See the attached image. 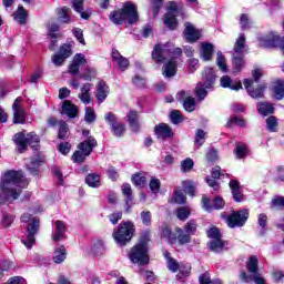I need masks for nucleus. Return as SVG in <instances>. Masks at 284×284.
<instances>
[{"mask_svg":"<svg viewBox=\"0 0 284 284\" xmlns=\"http://www.w3.org/2000/svg\"><path fill=\"white\" fill-rule=\"evenodd\" d=\"M199 227V224H196L195 220H190L185 225L184 230L186 234L194 235L196 233V229Z\"/></svg>","mask_w":284,"mask_h":284,"instance_id":"obj_60","label":"nucleus"},{"mask_svg":"<svg viewBox=\"0 0 284 284\" xmlns=\"http://www.w3.org/2000/svg\"><path fill=\"white\" fill-rule=\"evenodd\" d=\"M266 90H267V82L263 81L261 83H257L255 88L254 87L251 88L250 97L251 99H265Z\"/></svg>","mask_w":284,"mask_h":284,"instance_id":"obj_21","label":"nucleus"},{"mask_svg":"<svg viewBox=\"0 0 284 284\" xmlns=\"http://www.w3.org/2000/svg\"><path fill=\"white\" fill-rule=\"evenodd\" d=\"M13 108V123H26V111L19 105V99H17L12 105Z\"/></svg>","mask_w":284,"mask_h":284,"instance_id":"obj_23","label":"nucleus"},{"mask_svg":"<svg viewBox=\"0 0 284 284\" xmlns=\"http://www.w3.org/2000/svg\"><path fill=\"white\" fill-rule=\"evenodd\" d=\"M200 54L203 61H212V55L214 54V44L210 42L202 43Z\"/></svg>","mask_w":284,"mask_h":284,"instance_id":"obj_27","label":"nucleus"},{"mask_svg":"<svg viewBox=\"0 0 284 284\" xmlns=\"http://www.w3.org/2000/svg\"><path fill=\"white\" fill-rule=\"evenodd\" d=\"M192 168H194V160L186 158L181 162V166H180L181 172L183 173L191 172Z\"/></svg>","mask_w":284,"mask_h":284,"instance_id":"obj_54","label":"nucleus"},{"mask_svg":"<svg viewBox=\"0 0 284 284\" xmlns=\"http://www.w3.org/2000/svg\"><path fill=\"white\" fill-rule=\"evenodd\" d=\"M170 120L174 125H179V123H182L183 121V115L181 114V111L179 110H173L170 113Z\"/></svg>","mask_w":284,"mask_h":284,"instance_id":"obj_63","label":"nucleus"},{"mask_svg":"<svg viewBox=\"0 0 284 284\" xmlns=\"http://www.w3.org/2000/svg\"><path fill=\"white\" fill-rule=\"evenodd\" d=\"M168 10L169 12L164 17V26L169 30H176V26H179L176 21V2H169Z\"/></svg>","mask_w":284,"mask_h":284,"instance_id":"obj_11","label":"nucleus"},{"mask_svg":"<svg viewBox=\"0 0 284 284\" xmlns=\"http://www.w3.org/2000/svg\"><path fill=\"white\" fill-rule=\"evenodd\" d=\"M97 77V70L92 68H87V70L80 74V79H83V81H92Z\"/></svg>","mask_w":284,"mask_h":284,"instance_id":"obj_58","label":"nucleus"},{"mask_svg":"<svg viewBox=\"0 0 284 284\" xmlns=\"http://www.w3.org/2000/svg\"><path fill=\"white\" fill-rule=\"evenodd\" d=\"M230 187H231L234 201H236V203H243V201H245V195L241 193V184H239V181L231 180Z\"/></svg>","mask_w":284,"mask_h":284,"instance_id":"obj_25","label":"nucleus"},{"mask_svg":"<svg viewBox=\"0 0 284 284\" xmlns=\"http://www.w3.org/2000/svg\"><path fill=\"white\" fill-rule=\"evenodd\" d=\"M84 121L87 123H94L97 121V113L93 108H85Z\"/></svg>","mask_w":284,"mask_h":284,"instance_id":"obj_61","label":"nucleus"},{"mask_svg":"<svg viewBox=\"0 0 284 284\" xmlns=\"http://www.w3.org/2000/svg\"><path fill=\"white\" fill-rule=\"evenodd\" d=\"M223 247H225V243H223V240H212L209 243V248L211 252H215V254H219V252H223Z\"/></svg>","mask_w":284,"mask_h":284,"instance_id":"obj_46","label":"nucleus"},{"mask_svg":"<svg viewBox=\"0 0 284 284\" xmlns=\"http://www.w3.org/2000/svg\"><path fill=\"white\" fill-rule=\"evenodd\" d=\"M43 163L42 159L34 158L31 160V164L27 165L29 172L33 175H37L39 173V166Z\"/></svg>","mask_w":284,"mask_h":284,"instance_id":"obj_47","label":"nucleus"},{"mask_svg":"<svg viewBox=\"0 0 284 284\" xmlns=\"http://www.w3.org/2000/svg\"><path fill=\"white\" fill-rule=\"evenodd\" d=\"M202 207L205 212H212V210H223L225 207V201L221 196L213 199V204L207 196L202 197Z\"/></svg>","mask_w":284,"mask_h":284,"instance_id":"obj_12","label":"nucleus"},{"mask_svg":"<svg viewBox=\"0 0 284 284\" xmlns=\"http://www.w3.org/2000/svg\"><path fill=\"white\" fill-rule=\"evenodd\" d=\"M70 132L68 130V123L65 121L59 122L58 139H68Z\"/></svg>","mask_w":284,"mask_h":284,"instance_id":"obj_52","label":"nucleus"},{"mask_svg":"<svg viewBox=\"0 0 284 284\" xmlns=\"http://www.w3.org/2000/svg\"><path fill=\"white\" fill-rule=\"evenodd\" d=\"M85 183L89 187H100L101 186V175L97 173H91L87 175Z\"/></svg>","mask_w":284,"mask_h":284,"instance_id":"obj_37","label":"nucleus"},{"mask_svg":"<svg viewBox=\"0 0 284 284\" xmlns=\"http://www.w3.org/2000/svg\"><path fill=\"white\" fill-rule=\"evenodd\" d=\"M162 74L165 77V79H172V77L176 74V61L170 60L168 63H165Z\"/></svg>","mask_w":284,"mask_h":284,"instance_id":"obj_31","label":"nucleus"},{"mask_svg":"<svg viewBox=\"0 0 284 284\" xmlns=\"http://www.w3.org/2000/svg\"><path fill=\"white\" fill-rule=\"evenodd\" d=\"M92 90V83H84L81 87V92L78 95L80 101L84 103V105H90L92 102V95L90 94V91Z\"/></svg>","mask_w":284,"mask_h":284,"instance_id":"obj_24","label":"nucleus"},{"mask_svg":"<svg viewBox=\"0 0 284 284\" xmlns=\"http://www.w3.org/2000/svg\"><path fill=\"white\" fill-rule=\"evenodd\" d=\"M257 111L261 116H270V114H274V104L270 102H258Z\"/></svg>","mask_w":284,"mask_h":284,"instance_id":"obj_32","label":"nucleus"},{"mask_svg":"<svg viewBox=\"0 0 284 284\" xmlns=\"http://www.w3.org/2000/svg\"><path fill=\"white\" fill-rule=\"evenodd\" d=\"M110 94V87H108V83L105 81L101 80L97 85V92L95 98L99 103H103L105 99H108V95Z\"/></svg>","mask_w":284,"mask_h":284,"instance_id":"obj_19","label":"nucleus"},{"mask_svg":"<svg viewBox=\"0 0 284 284\" xmlns=\"http://www.w3.org/2000/svg\"><path fill=\"white\" fill-rule=\"evenodd\" d=\"M205 143V131L203 129H199L196 134H195V142L194 145L195 148H201Z\"/></svg>","mask_w":284,"mask_h":284,"instance_id":"obj_59","label":"nucleus"},{"mask_svg":"<svg viewBox=\"0 0 284 284\" xmlns=\"http://www.w3.org/2000/svg\"><path fill=\"white\" fill-rule=\"evenodd\" d=\"M97 145H98L97 139H94V136H89L88 140H84L78 145V149L84 154H87L88 156H90V154H92V150H94Z\"/></svg>","mask_w":284,"mask_h":284,"instance_id":"obj_20","label":"nucleus"},{"mask_svg":"<svg viewBox=\"0 0 284 284\" xmlns=\"http://www.w3.org/2000/svg\"><path fill=\"white\" fill-rule=\"evenodd\" d=\"M88 60H85V55L82 53H78L74 55L72 63L69 65V74L77 77L79 74V68L81 65H85Z\"/></svg>","mask_w":284,"mask_h":284,"instance_id":"obj_16","label":"nucleus"},{"mask_svg":"<svg viewBox=\"0 0 284 284\" xmlns=\"http://www.w3.org/2000/svg\"><path fill=\"white\" fill-rule=\"evenodd\" d=\"M245 52V33H241L235 41L233 54L241 55Z\"/></svg>","mask_w":284,"mask_h":284,"instance_id":"obj_35","label":"nucleus"},{"mask_svg":"<svg viewBox=\"0 0 284 284\" xmlns=\"http://www.w3.org/2000/svg\"><path fill=\"white\" fill-rule=\"evenodd\" d=\"M28 19V11L23 8V6H19L17 12L14 13V21L20 23L21 26H24L26 21Z\"/></svg>","mask_w":284,"mask_h":284,"instance_id":"obj_39","label":"nucleus"},{"mask_svg":"<svg viewBox=\"0 0 284 284\" xmlns=\"http://www.w3.org/2000/svg\"><path fill=\"white\" fill-rule=\"evenodd\" d=\"M91 252L93 256H103V254H105V245L103 244V241H95V243L91 247Z\"/></svg>","mask_w":284,"mask_h":284,"instance_id":"obj_41","label":"nucleus"},{"mask_svg":"<svg viewBox=\"0 0 284 284\" xmlns=\"http://www.w3.org/2000/svg\"><path fill=\"white\" fill-rule=\"evenodd\" d=\"M131 263L138 265H148L150 263V256H148V240L140 241L139 244L134 245L129 254Z\"/></svg>","mask_w":284,"mask_h":284,"instance_id":"obj_7","label":"nucleus"},{"mask_svg":"<svg viewBox=\"0 0 284 284\" xmlns=\"http://www.w3.org/2000/svg\"><path fill=\"white\" fill-rule=\"evenodd\" d=\"M106 123L111 126V132L114 136H123L125 134V124L116 121V115L112 112H108L104 116Z\"/></svg>","mask_w":284,"mask_h":284,"instance_id":"obj_10","label":"nucleus"},{"mask_svg":"<svg viewBox=\"0 0 284 284\" xmlns=\"http://www.w3.org/2000/svg\"><path fill=\"white\" fill-rule=\"evenodd\" d=\"M223 219L226 221V225L231 229L243 227L247 223L250 217V212L247 210L233 211L231 214H222Z\"/></svg>","mask_w":284,"mask_h":284,"instance_id":"obj_8","label":"nucleus"},{"mask_svg":"<svg viewBox=\"0 0 284 284\" xmlns=\"http://www.w3.org/2000/svg\"><path fill=\"white\" fill-rule=\"evenodd\" d=\"M186 201L185 194L183 191H175L171 199V203H178V205H183Z\"/></svg>","mask_w":284,"mask_h":284,"instance_id":"obj_53","label":"nucleus"},{"mask_svg":"<svg viewBox=\"0 0 284 284\" xmlns=\"http://www.w3.org/2000/svg\"><path fill=\"white\" fill-rule=\"evenodd\" d=\"M109 19L114 23V26H123V23H136V21H139L136 4L132 2H125L122 9L112 11L109 16Z\"/></svg>","mask_w":284,"mask_h":284,"instance_id":"obj_2","label":"nucleus"},{"mask_svg":"<svg viewBox=\"0 0 284 284\" xmlns=\"http://www.w3.org/2000/svg\"><path fill=\"white\" fill-rule=\"evenodd\" d=\"M13 141L18 148L20 153L26 152L28 150V145H30L33 150H39L40 139L39 135L34 133L23 134V133H16L13 136Z\"/></svg>","mask_w":284,"mask_h":284,"instance_id":"obj_6","label":"nucleus"},{"mask_svg":"<svg viewBox=\"0 0 284 284\" xmlns=\"http://www.w3.org/2000/svg\"><path fill=\"white\" fill-rule=\"evenodd\" d=\"M216 65L222 72H227V64L225 63V55H223V52L219 51L217 52V58H216Z\"/></svg>","mask_w":284,"mask_h":284,"instance_id":"obj_56","label":"nucleus"},{"mask_svg":"<svg viewBox=\"0 0 284 284\" xmlns=\"http://www.w3.org/2000/svg\"><path fill=\"white\" fill-rule=\"evenodd\" d=\"M263 77H265L263 69L254 67V69L251 71L250 88H253L254 83H261V79Z\"/></svg>","mask_w":284,"mask_h":284,"instance_id":"obj_33","label":"nucleus"},{"mask_svg":"<svg viewBox=\"0 0 284 284\" xmlns=\"http://www.w3.org/2000/svg\"><path fill=\"white\" fill-rule=\"evenodd\" d=\"M183 54L181 48H174L172 43H158L152 51V59L155 63H163L165 59H179Z\"/></svg>","mask_w":284,"mask_h":284,"instance_id":"obj_3","label":"nucleus"},{"mask_svg":"<svg viewBox=\"0 0 284 284\" xmlns=\"http://www.w3.org/2000/svg\"><path fill=\"white\" fill-rule=\"evenodd\" d=\"M205 89H207V88L205 87L204 82H199L195 88V94L201 100H203V99H205V97H207V90H205Z\"/></svg>","mask_w":284,"mask_h":284,"instance_id":"obj_55","label":"nucleus"},{"mask_svg":"<svg viewBox=\"0 0 284 284\" xmlns=\"http://www.w3.org/2000/svg\"><path fill=\"white\" fill-rule=\"evenodd\" d=\"M175 232L179 234L176 239L180 245H186V243H190L191 241L190 233L187 234L183 233V229L181 227L175 229Z\"/></svg>","mask_w":284,"mask_h":284,"instance_id":"obj_49","label":"nucleus"},{"mask_svg":"<svg viewBox=\"0 0 284 284\" xmlns=\"http://www.w3.org/2000/svg\"><path fill=\"white\" fill-rule=\"evenodd\" d=\"M250 281L255 284H267L265 277L258 272V257L256 255L250 256Z\"/></svg>","mask_w":284,"mask_h":284,"instance_id":"obj_9","label":"nucleus"},{"mask_svg":"<svg viewBox=\"0 0 284 284\" xmlns=\"http://www.w3.org/2000/svg\"><path fill=\"white\" fill-rule=\"evenodd\" d=\"M183 108L186 112H194V110H196V100L192 97H187L183 101Z\"/></svg>","mask_w":284,"mask_h":284,"instance_id":"obj_50","label":"nucleus"},{"mask_svg":"<svg viewBox=\"0 0 284 284\" xmlns=\"http://www.w3.org/2000/svg\"><path fill=\"white\" fill-rule=\"evenodd\" d=\"M122 194L123 196H125V212H130V210H132V205L134 204H130L132 203L133 199H132V186L128 183L122 185Z\"/></svg>","mask_w":284,"mask_h":284,"instance_id":"obj_29","label":"nucleus"},{"mask_svg":"<svg viewBox=\"0 0 284 284\" xmlns=\"http://www.w3.org/2000/svg\"><path fill=\"white\" fill-rule=\"evenodd\" d=\"M202 83L205 88H212L213 83H216V72L212 68H205L202 74Z\"/></svg>","mask_w":284,"mask_h":284,"instance_id":"obj_22","label":"nucleus"},{"mask_svg":"<svg viewBox=\"0 0 284 284\" xmlns=\"http://www.w3.org/2000/svg\"><path fill=\"white\" fill-rule=\"evenodd\" d=\"M184 26V37L187 43H196V41L201 39V31L194 28L190 22H186Z\"/></svg>","mask_w":284,"mask_h":284,"instance_id":"obj_15","label":"nucleus"},{"mask_svg":"<svg viewBox=\"0 0 284 284\" xmlns=\"http://www.w3.org/2000/svg\"><path fill=\"white\" fill-rule=\"evenodd\" d=\"M21 221L22 223H29L27 227V239L21 240V243H23L28 250H32V245L36 243L34 236L39 232V220L26 213L21 216Z\"/></svg>","mask_w":284,"mask_h":284,"instance_id":"obj_5","label":"nucleus"},{"mask_svg":"<svg viewBox=\"0 0 284 284\" xmlns=\"http://www.w3.org/2000/svg\"><path fill=\"white\" fill-rule=\"evenodd\" d=\"M266 130L267 132H278V119L274 115H270L266 119Z\"/></svg>","mask_w":284,"mask_h":284,"instance_id":"obj_44","label":"nucleus"},{"mask_svg":"<svg viewBox=\"0 0 284 284\" xmlns=\"http://www.w3.org/2000/svg\"><path fill=\"white\" fill-rule=\"evenodd\" d=\"M65 232H68V226L65 222L58 220L55 221V227L53 230L52 240L59 242L65 239Z\"/></svg>","mask_w":284,"mask_h":284,"instance_id":"obj_18","label":"nucleus"},{"mask_svg":"<svg viewBox=\"0 0 284 284\" xmlns=\"http://www.w3.org/2000/svg\"><path fill=\"white\" fill-rule=\"evenodd\" d=\"M220 83L222 88H229L230 90H241L243 88V84L241 82H234L230 75H223L220 79Z\"/></svg>","mask_w":284,"mask_h":284,"instance_id":"obj_26","label":"nucleus"},{"mask_svg":"<svg viewBox=\"0 0 284 284\" xmlns=\"http://www.w3.org/2000/svg\"><path fill=\"white\" fill-rule=\"evenodd\" d=\"M234 154L236 159H245V156H247V146L244 144H237L234 150Z\"/></svg>","mask_w":284,"mask_h":284,"instance_id":"obj_57","label":"nucleus"},{"mask_svg":"<svg viewBox=\"0 0 284 284\" xmlns=\"http://www.w3.org/2000/svg\"><path fill=\"white\" fill-rule=\"evenodd\" d=\"M273 97L275 101H283L284 99V81L276 80L273 87Z\"/></svg>","mask_w":284,"mask_h":284,"instance_id":"obj_30","label":"nucleus"},{"mask_svg":"<svg viewBox=\"0 0 284 284\" xmlns=\"http://www.w3.org/2000/svg\"><path fill=\"white\" fill-rule=\"evenodd\" d=\"M227 128H232L233 125H239V128H243L245 125V120L239 115H231L226 123Z\"/></svg>","mask_w":284,"mask_h":284,"instance_id":"obj_51","label":"nucleus"},{"mask_svg":"<svg viewBox=\"0 0 284 284\" xmlns=\"http://www.w3.org/2000/svg\"><path fill=\"white\" fill-rule=\"evenodd\" d=\"M68 255V253L65 252V246H60L58 248H55L54 253H53V261L54 263H63L65 261V256Z\"/></svg>","mask_w":284,"mask_h":284,"instance_id":"obj_43","label":"nucleus"},{"mask_svg":"<svg viewBox=\"0 0 284 284\" xmlns=\"http://www.w3.org/2000/svg\"><path fill=\"white\" fill-rule=\"evenodd\" d=\"M58 12V19L61 23H70L71 18H70V8L68 7H62L57 10Z\"/></svg>","mask_w":284,"mask_h":284,"instance_id":"obj_40","label":"nucleus"},{"mask_svg":"<svg viewBox=\"0 0 284 284\" xmlns=\"http://www.w3.org/2000/svg\"><path fill=\"white\" fill-rule=\"evenodd\" d=\"M199 281H200V284H223V282H221V280H219V278L211 280L210 275H207V273L200 275Z\"/></svg>","mask_w":284,"mask_h":284,"instance_id":"obj_64","label":"nucleus"},{"mask_svg":"<svg viewBox=\"0 0 284 284\" xmlns=\"http://www.w3.org/2000/svg\"><path fill=\"white\" fill-rule=\"evenodd\" d=\"M134 224L132 222H122L119 224L118 229L113 232V239L119 245V247H124L128 245L130 241H132V236H134Z\"/></svg>","mask_w":284,"mask_h":284,"instance_id":"obj_4","label":"nucleus"},{"mask_svg":"<svg viewBox=\"0 0 284 284\" xmlns=\"http://www.w3.org/2000/svg\"><path fill=\"white\" fill-rule=\"evenodd\" d=\"M162 239H166L171 244L176 243V235L175 233H172V229L169 226L162 229Z\"/></svg>","mask_w":284,"mask_h":284,"instance_id":"obj_48","label":"nucleus"},{"mask_svg":"<svg viewBox=\"0 0 284 284\" xmlns=\"http://www.w3.org/2000/svg\"><path fill=\"white\" fill-rule=\"evenodd\" d=\"M192 271V266L187 263H182L180 270H178L176 278L183 283L187 276H190V272Z\"/></svg>","mask_w":284,"mask_h":284,"instance_id":"obj_36","label":"nucleus"},{"mask_svg":"<svg viewBox=\"0 0 284 284\" xmlns=\"http://www.w3.org/2000/svg\"><path fill=\"white\" fill-rule=\"evenodd\" d=\"M191 214L192 211H190V207L187 206H181L175 210V216L179 219V221H187Z\"/></svg>","mask_w":284,"mask_h":284,"instance_id":"obj_42","label":"nucleus"},{"mask_svg":"<svg viewBox=\"0 0 284 284\" xmlns=\"http://www.w3.org/2000/svg\"><path fill=\"white\" fill-rule=\"evenodd\" d=\"M73 10L79 12L81 19L88 20L92 17L91 11H83V0H73Z\"/></svg>","mask_w":284,"mask_h":284,"instance_id":"obj_34","label":"nucleus"},{"mask_svg":"<svg viewBox=\"0 0 284 284\" xmlns=\"http://www.w3.org/2000/svg\"><path fill=\"white\" fill-rule=\"evenodd\" d=\"M281 36L268 33L264 38L258 39L261 48H278L281 45Z\"/></svg>","mask_w":284,"mask_h":284,"instance_id":"obj_14","label":"nucleus"},{"mask_svg":"<svg viewBox=\"0 0 284 284\" xmlns=\"http://www.w3.org/2000/svg\"><path fill=\"white\" fill-rule=\"evenodd\" d=\"M69 57H72V47L70 44H63L59 52L52 57V63L54 65H63V62Z\"/></svg>","mask_w":284,"mask_h":284,"instance_id":"obj_13","label":"nucleus"},{"mask_svg":"<svg viewBox=\"0 0 284 284\" xmlns=\"http://www.w3.org/2000/svg\"><path fill=\"white\" fill-rule=\"evenodd\" d=\"M62 114H67L69 119H74L77 114H79V109L77 108V105L65 100L62 104Z\"/></svg>","mask_w":284,"mask_h":284,"instance_id":"obj_28","label":"nucleus"},{"mask_svg":"<svg viewBox=\"0 0 284 284\" xmlns=\"http://www.w3.org/2000/svg\"><path fill=\"white\" fill-rule=\"evenodd\" d=\"M154 132L155 136H158V139H162L163 141H165V139H171V136L174 135L172 128H170V125L166 123H160L155 125Z\"/></svg>","mask_w":284,"mask_h":284,"instance_id":"obj_17","label":"nucleus"},{"mask_svg":"<svg viewBox=\"0 0 284 284\" xmlns=\"http://www.w3.org/2000/svg\"><path fill=\"white\" fill-rule=\"evenodd\" d=\"M126 118L129 125L133 128L134 132H139V113L136 111H130Z\"/></svg>","mask_w":284,"mask_h":284,"instance_id":"obj_38","label":"nucleus"},{"mask_svg":"<svg viewBox=\"0 0 284 284\" xmlns=\"http://www.w3.org/2000/svg\"><path fill=\"white\" fill-rule=\"evenodd\" d=\"M23 187H28V180L23 176V172H6L0 181V203L17 201Z\"/></svg>","mask_w":284,"mask_h":284,"instance_id":"obj_1","label":"nucleus"},{"mask_svg":"<svg viewBox=\"0 0 284 284\" xmlns=\"http://www.w3.org/2000/svg\"><path fill=\"white\" fill-rule=\"evenodd\" d=\"M132 183L135 185V187H143L145 185V175L141 173H136L132 176Z\"/></svg>","mask_w":284,"mask_h":284,"instance_id":"obj_62","label":"nucleus"},{"mask_svg":"<svg viewBox=\"0 0 284 284\" xmlns=\"http://www.w3.org/2000/svg\"><path fill=\"white\" fill-rule=\"evenodd\" d=\"M182 185L184 187V192H186V194H189V196H194L195 192H196V182L191 181V180H185L182 182Z\"/></svg>","mask_w":284,"mask_h":284,"instance_id":"obj_45","label":"nucleus"}]
</instances>
